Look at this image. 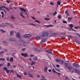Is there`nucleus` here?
<instances>
[{
    "label": "nucleus",
    "mask_w": 80,
    "mask_h": 80,
    "mask_svg": "<svg viewBox=\"0 0 80 80\" xmlns=\"http://www.w3.org/2000/svg\"><path fill=\"white\" fill-rule=\"evenodd\" d=\"M68 64L67 63H65V69H68L69 70V72H71V70H73V68L71 66H68Z\"/></svg>",
    "instance_id": "obj_1"
},
{
    "label": "nucleus",
    "mask_w": 80,
    "mask_h": 80,
    "mask_svg": "<svg viewBox=\"0 0 80 80\" xmlns=\"http://www.w3.org/2000/svg\"><path fill=\"white\" fill-rule=\"evenodd\" d=\"M48 34L47 32H45L42 33V36L43 38L45 37L48 36Z\"/></svg>",
    "instance_id": "obj_2"
},
{
    "label": "nucleus",
    "mask_w": 80,
    "mask_h": 80,
    "mask_svg": "<svg viewBox=\"0 0 80 80\" xmlns=\"http://www.w3.org/2000/svg\"><path fill=\"white\" fill-rule=\"evenodd\" d=\"M23 37H25V38H30V34H26V35H23Z\"/></svg>",
    "instance_id": "obj_3"
},
{
    "label": "nucleus",
    "mask_w": 80,
    "mask_h": 80,
    "mask_svg": "<svg viewBox=\"0 0 80 80\" xmlns=\"http://www.w3.org/2000/svg\"><path fill=\"white\" fill-rule=\"evenodd\" d=\"M33 49L35 51V52H38V53H39V52H41V50L39 49H38V48H33Z\"/></svg>",
    "instance_id": "obj_4"
},
{
    "label": "nucleus",
    "mask_w": 80,
    "mask_h": 80,
    "mask_svg": "<svg viewBox=\"0 0 80 80\" xmlns=\"http://www.w3.org/2000/svg\"><path fill=\"white\" fill-rule=\"evenodd\" d=\"M73 70L74 72H75L76 73H80V70H78L75 68H73Z\"/></svg>",
    "instance_id": "obj_5"
},
{
    "label": "nucleus",
    "mask_w": 80,
    "mask_h": 80,
    "mask_svg": "<svg viewBox=\"0 0 80 80\" xmlns=\"http://www.w3.org/2000/svg\"><path fill=\"white\" fill-rule=\"evenodd\" d=\"M21 55L22 56H23L24 57H27V56H28L27 53H22Z\"/></svg>",
    "instance_id": "obj_6"
},
{
    "label": "nucleus",
    "mask_w": 80,
    "mask_h": 80,
    "mask_svg": "<svg viewBox=\"0 0 80 80\" xmlns=\"http://www.w3.org/2000/svg\"><path fill=\"white\" fill-rule=\"evenodd\" d=\"M73 65L74 67H76V68H78L79 67V65H78V64L73 63Z\"/></svg>",
    "instance_id": "obj_7"
},
{
    "label": "nucleus",
    "mask_w": 80,
    "mask_h": 80,
    "mask_svg": "<svg viewBox=\"0 0 80 80\" xmlns=\"http://www.w3.org/2000/svg\"><path fill=\"white\" fill-rule=\"evenodd\" d=\"M8 40H9V41H14L15 42L16 41V39L14 38H9L8 39Z\"/></svg>",
    "instance_id": "obj_8"
},
{
    "label": "nucleus",
    "mask_w": 80,
    "mask_h": 80,
    "mask_svg": "<svg viewBox=\"0 0 80 80\" xmlns=\"http://www.w3.org/2000/svg\"><path fill=\"white\" fill-rule=\"evenodd\" d=\"M3 43L4 45H5V46H8V43L6 41H3Z\"/></svg>",
    "instance_id": "obj_9"
},
{
    "label": "nucleus",
    "mask_w": 80,
    "mask_h": 80,
    "mask_svg": "<svg viewBox=\"0 0 80 80\" xmlns=\"http://www.w3.org/2000/svg\"><path fill=\"white\" fill-rule=\"evenodd\" d=\"M72 19H73V18L72 17H69L68 18V22H71Z\"/></svg>",
    "instance_id": "obj_10"
},
{
    "label": "nucleus",
    "mask_w": 80,
    "mask_h": 80,
    "mask_svg": "<svg viewBox=\"0 0 80 80\" xmlns=\"http://www.w3.org/2000/svg\"><path fill=\"white\" fill-rule=\"evenodd\" d=\"M16 36L18 38H21V37L20 36V33H18L16 34Z\"/></svg>",
    "instance_id": "obj_11"
},
{
    "label": "nucleus",
    "mask_w": 80,
    "mask_h": 80,
    "mask_svg": "<svg viewBox=\"0 0 80 80\" xmlns=\"http://www.w3.org/2000/svg\"><path fill=\"white\" fill-rule=\"evenodd\" d=\"M41 42H43V43H44V42H47V39H46V38L42 39L41 40Z\"/></svg>",
    "instance_id": "obj_12"
},
{
    "label": "nucleus",
    "mask_w": 80,
    "mask_h": 80,
    "mask_svg": "<svg viewBox=\"0 0 80 80\" xmlns=\"http://www.w3.org/2000/svg\"><path fill=\"white\" fill-rule=\"evenodd\" d=\"M44 71L45 72H47V70H48V68L47 66H45L44 68Z\"/></svg>",
    "instance_id": "obj_13"
},
{
    "label": "nucleus",
    "mask_w": 80,
    "mask_h": 80,
    "mask_svg": "<svg viewBox=\"0 0 80 80\" xmlns=\"http://www.w3.org/2000/svg\"><path fill=\"white\" fill-rule=\"evenodd\" d=\"M43 27H46L47 28H48V27H53V26L52 25H49L46 26H44Z\"/></svg>",
    "instance_id": "obj_14"
},
{
    "label": "nucleus",
    "mask_w": 80,
    "mask_h": 80,
    "mask_svg": "<svg viewBox=\"0 0 80 80\" xmlns=\"http://www.w3.org/2000/svg\"><path fill=\"white\" fill-rule=\"evenodd\" d=\"M46 52L47 53H51V54L52 53V51L50 50H47Z\"/></svg>",
    "instance_id": "obj_15"
},
{
    "label": "nucleus",
    "mask_w": 80,
    "mask_h": 80,
    "mask_svg": "<svg viewBox=\"0 0 80 80\" xmlns=\"http://www.w3.org/2000/svg\"><path fill=\"white\" fill-rule=\"evenodd\" d=\"M35 39L36 40H40V39H41V37H39V36L35 38Z\"/></svg>",
    "instance_id": "obj_16"
},
{
    "label": "nucleus",
    "mask_w": 80,
    "mask_h": 80,
    "mask_svg": "<svg viewBox=\"0 0 80 80\" xmlns=\"http://www.w3.org/2000/svg\"><path fill=\"white\" fill-rule=\"evenodd\" d=\"M20 10H21L22 11H23V12H26V10H25V9H24L23 8H20Z\"/></svg>",
    "instance_id": "obj_17"
},
{
    "label": "nucleus",
    "mask_w": 80,
    "mask_h": 80,
    "mask_svg": "<svg viewBox=\"0 0 80 80\" xmlns=\"http://www.w3.org/2000/svg\"><path fill=\"white\" fill-rule=\"evenodd\" d=\"M75 42L76 43H77V44H78V45H80V43L78 41V40H75Z\"/></svg>",
    "instance_id": "obj_18"
},
{
    "label": "nucleus",
    "mask_w": 80,
    "mask_h": 80,
    "mask_svg": "<svg viewBox=\"0 0 80 80\" xmlns=\"http://www.w3.org/2000/svg\"><path fill=\"white\" fill-rule=\"evenodd\" d=\"M18 41H19V42H23L24 41H23V40L21 39L20 38V39H19L18 40Z\"/></svg>",
    "instance_id": "obj_19"
},
{
    "label": "nucleus",
    "mask_w": 80,
    "mask_h": 80,
    "mask_svg": "<svg viewBox=\"0 0 80 80\" xmlns=\"http://www.w3.org/2000/svg\"><path fill=\"white\" fill-rule=\"evenodd\" d=\"M35 61H32L31 63V65H35Z\"/></svg>",
    "instance_id": "obj_20"
},
{
    "label": "nucleus",
    "mask_w": 80,
    "mask_h": 80,
    "mask_svg": "<svg viewBox=\"0 0 80 80\" xmlns=\"http://www.w3.org/2000/svg\"><path fill=\"white\" fill-rule=\"evenodd\" d=\"M13 35V31H12L10 32V36H12V35Z\"/></svg>",
    "instance_id": "obj_21"
},
{
    "label": "nucleus",
    "mask_w": 80,
    "mask_h": 80,
    "mask_svg": "<svg viewBox=\"0 0 80 80\" xmlns=\"http://www.w3.org/2000/svg\"><path fill=\"white\" fill-rule=\"evenodd\" d=\"M59 63L61 65H62L63 63V61L62 60H60Z\"/></svg>",
    "instance_id": "obj_22"
},
{
    "label": "nucleus",
    "mask_w": 80,
    "mask_h": 80,
    "mask_svg": "<svg viewBox=\"0 0 80 80\" xmlns=\"http://www.w3.org/2000/svg\"><path fill=\"white\" fill-rule=\"evenodd\" d=\"M1 13L2 14V18H3V17H4V12L2 11L1 12Z\"/></svg>",
    "instance_id": "obj_23"
},
{
    "label": "nucleus",
    "mask_w": 80,
    "mask_h": 80,
    "mask_svg": "<svg viewBox=\"0 0 80 80\" xmlns=\"http://www.w3.org/2000/svg\"><path fill=\"white\" fill-rule=\"evenodd\" d=\"M17 77H18V78H22V76H21V75H19L17 74Z\"/></svg>",
    "instance_id": "obj_24"
},
{
    "label": "nucleus",
    "mask_w": 80,
    "mask_h": 80,
    "mask_svg": "<svg viewBox=\"0 0 80 80\" xmlns=\"http://www.w3.org/2000/svg\"><path fill=\"white\" fill-rule=\"evenodd\" d=\"M45 20H47V21H49L50 20V18H44Z\"/></svg>",
    "instance_id": "obj_25"
},
{
    "label": "nucleus",
    "mask_w": 80,
    "mask_h": 80,
    "mask_svg": "<svg viewBox=\"0 0 80 80\" xmlns=\"http://www.w3.org/2000/svg\"><path fill=\"white\" fill-rule=\"evenodd\" d=\"M57 3L58 5L60 6V4L61 3V2L60 1H58L57 2Z\"/></svg>",
    "instance_id": "obj_26"
},
{
    "label": "nucleus",
    "mask_w": 80,
    "mask_h": 80,
    "mask_svg": "<svg viewBox=\"0 0 80 80\" xmlns=\"http://www.w3.org/2000/svg\"><path fill=\"white\" fill-rule=\"evenodd\" d=\"M0 31H1L2 33H5V32H6L5 31L3 30V29L0 30Z\"/></svg>",
    "instance_id": "obj_27"
},
{
    "label": "nucleus",
    "mask_w": 80,
    "mask_h": 80,
    "mask_svg": "<svg viewBox=\"0 0 80 80\" xmlns=\"http://www.w3.org/2000/svg\"><path fill=\"white\" fill-rule=\"evenodd\" d=\"M1 27H5V23H2L0 25Z\"/></svg>",
    "instance_id": "obj_28"
},
{
    "label": "nucleus",
    "mask_w": 80,
    "mask_h": 80,
    "mask_svg": "<svg viewBox=\"0 0 80 80\" xmlns=\"http://www.w3.org/2000/svg\"><path fill=\"white\" fill-rule=\"evenodd\" d=\"M10 62H13V58L12 57H11L10 58Z\"/></svg>",
    "instance_id": "obj_29"
},
{
    "label": "nucleus",
    "mask_w": 80,
    "mask_h": 80,
    "mask_svg": "<svg viewBox=\"0 0 80 80\" xmlns=\"http://www.w3.org/2000/svg\"><path fill=\"white\" fill-rule=\"evenodd\" d=\"M60 59H56V61L57 62H60Z\"/></svg>",
    "instance_id": "obj_30"
},
{
    "label": "nucleus",
    "mask_w": 80,
    "mask_h": 80,
    "mask_svg": "<svg viewBox=\"0 0 80 80\" xmlns=\"http://www.w3.org/2000/svg\"><path fill=\"white\" fill-rule=\"evenodd\" d=\"M57 13V12L56 11L53 13L52 15H53L55 16L56 15Z\"/></svg>",
    "instance_id": "obj_31"
},
{
    "label": "nucleus",
    "mask_w": 80,
    "mask_h": 80,
    "mask_svg": "<svg viewBox=\"0 0 80 80\" xmlns=\"http://www.w3.org/2000/svg\"><path fill=\"white\" fill-rule=\"evenodd\" d=\"M52 72H53V73H57V72L55 71V69H53L52 70Z\"/></svg>",
    "instance_id": "obj_32"
},
{
    "label": "nucleus",
    "mask_w": 80,
    "mask_h": 80,
    "mask_svg": "<svg viewBox=\"0 0 80 80\" xmlns=\"http://www.w3.org/2000/svg\"><path fill=\"white\" fill-rule=\"evenodd\" d=\"M11 18V19H12V20H15V18H14L13 17V16H12Z\"/></svg>",
    "instance_id": "obj_33"
},
{
    "label": "nucleus",
    "mask_w": 80,
    "mask_h": 80,
    "mask_svg": "<svg viewBox=\"0 0 80 80\" xmlns=\"http://www.w3.org/2000/svg\"><path fill=\"white\" fill-rule=\"evenodd\" d=\"M0 60H2V61H5V59L2 58H0Z\"/></svg>",
    "instance_id": "obj_34"
},
{
    "label": "nucleus",
    "mask_w": 80,
    "mask_h": 80,
    "mask_svg": "<svg viewBox=\"0 0 80 80\" xmlns=\"http://www.w3.org/2000/svg\"><path fill=\"white\" fill-rule=\"evenodd\" d=\"M69 27H73V25L72 24H69Z\"/></svg>",
    "instance_id": "obj_35"
},
{
    "label": "nucleus",
    "mask_w": 80,
    "mask_h": 80,
    "mask_svg": "<svg viewBox=\"0 0 80 80\" xmlns=\"http://www.w3.org/2000/svg\"><path fill=\"white\" fill-rule=\"evenodd\" d=\"M3 70H7L8 68H7L5 67L3 68Z\"/></svg>",
    "instance_id": "obj_36"
},
{
    "label": "nucleus",
    "mask_w": 80,
    "mask_h": 80,
    "mask_svg": "<svg viewBox=\"0 0 80 80\" xmlns=\"http://www.w3.org/2000/svg\"><path fill=\"white\" fill-rule=\"evenodd\" d=\"M50 5H54V3L53 2H51L50 3Z\"/></svg>",
    "instance_id": "obj_37"
},
{
    "label": "nucleus",
    "mask_w": 80,
    "mask_h": 80,
    "mask_svg": "<svg viewBox=\"0 0 80 80\" xmlns=\"http://www.w3.org/2000/svg\"><path fill=\"white\" fill-rule=\"evenodd\" d=\"M62 22L63 23H66L67 24V21H63Z\"/></svg>",
    "instance_id": "obj_38"
},
{
    "label": "nucleus",
    "mask_w": 80,
    "mask_h": 80,
    "mask_svg": "<svg viewBox=\"0 0 80 80\" xmlns=\"http://www.w3.org/2000/svg\"><path fill=\"white\" fill-rule=\"evenodd\" d=\"M35 22H37V23H40V22L39 21H37L36 20L35 21Z\"/></svg>",
    "instance_id": "obj_39"
},
{
    "label": "nucleus",
    "mask_w": 80,
    "mask_h": 80,
    "mask_svg": "<svg viewBox=\"0 0 80 80\" xmlns=\"http://www.w3.org/2000/svg\"><path fill=\"white\" fill-rule=\"evenodd\" d=\"M37 60V58H33V60L34 61H36Z\"/></svg>",
    "instance_id": "obj_40"
},
{
    "label": "nucleus",
    "mask_w": 80,
    "mask_h": 80,
    "mask_svg": "<svg viewBox=\"0 0 80 80\" xmlns=\"http://www.w3.org/2000/svg\"><path fill=\"white\" fill-rule=\"evenodd\" d=\"M78 28H79L78 26H76L74 27V28H75V29H78Z\"/></svg>",
    "instance_id": "obj_41"
},
{
    "label": "nucleus",
    "mask_w": 80,
    "mask_h": 80,
    "mask_svg": "<svg viewBox=\"0 0 80 80\" xmlns=\"http://www.w3.org/2000/svg\"><path fill=\"white\" fill-rule=\"evenodd\" d=\"M41 78H44V79L45 78V77L43 75L41 76Z\"/></svg>",
    "instance_id": "obj_42"
},
{
    "label": "nucleus",
    "mask_w": 80,
    "mask_h": 80,
    "mask_svg": "<svg viewBox=\"0 0 80 80\" xmlns=\"http://www.w3.org/2000/svg\"><path fill=\"white\" fill-rule=\"evenodd\" d=\"M6 24H7V25H10V26H11V25H12L10 24H9V23H8V22H6Z\"/></svg>",
    "instance_id": "obj_43"
},
{
    "label": "nucleus",
    "mask_w": 80,
    "mask_h": 80,
    "mask_svg": "<svg viewBox=\"0 0 80 80\" xmlns=\"http://www.w3.org/2000/svg\"><path fill=\"white\" fill-rule=\"evenodd\" d=\"M6 2H7V3H10V0H7L6 1Z\"/></svg>",
    "instance_id": "obj_44"
},
{
    "label": "nucleus",
    "mask_w": 80,
    "mask_h": 80,
    "mask_svg": "<svg viewBox=\"0 0 80 80\" xmlns=\"http://www.w3.org/2000/svg\"><path fill=\"white\" fill-rule=\"evenodd\" d=\"M61 15H59L58 16V18H59V19H61Z\"/></svg>",
    "instance_id": "obj_45"
},
{
    "label": "nucleus",
    "mask_w": 80,
    "mask_h": 80,
    "mask_svg": "<svg viewBox=\"0 0 80 80\" xmlns=\"http://www.w3.org/2000/svg\"><path fill=\"white\" fill-rule=\"evenodd\" d=\"M6 10H7L8 11H9L10 10V9H9V8H6Z\"/></svg>",
    "instance_id": "obj_46"
},
{
    "label": "nucleus",
    "mask_w": 80,
    "mask_h": 80,
    "mask_svg": "<svg viewBox=\"0 0 80 80\" xmlns=\"http://www.w3.org/2000/svg\"><path fill=\"white\" fill-rule=\"evenodd\" d=\"M69 38H70L71 39L73 38V37L71 36H69Z\"/></svg>",
    "instance_id": "obj_47"
},
{
    "label": "nucleus",
    "mask_w": 80,
    "mask_h": 80,
    "mask_svg": "<svg viewBox=\"0 0 80 80\" xmlns=\"http://www.w3.org/2000/svg\"><path fill=\"white\" fill-rule=\"evenodd\" d=\"M23 46H26V44H25V42L24 41L23 42Z\"/></svg>",
    "instance_id": "obj_48"
},
{
    "label": "nucleus",
    "mask_w": 80,
    "mask_h": 80,
    "mask_svg": "<svg viewBox=\"0 0 80 80\" xmlns=\"http://www.w3.org/2000/svg\"><path fill=\"white\" fill-rule=\"evenodd\" d=\"M20 15H21V16H22V17H23V18H25V17H24V16H23V15H22V13L20 14Z\"/></svg>",
    "instance_id": "obj_49"
},
{
    "label": "nucleus",
    "mask_w": 80,
    "mask_h": 80,
    "mask_svg": "<svg viewBox=\"0 0 80 80\" xmlns=\"http://www.w3.org/2000/svg\"><path fill=\"white\" fill-rule=\"evenodd\" d=\"M17 46L18 47H21V45L19 44H18Z\"/></svg>",
    "instance_id": "obj_50"
},
{
    "label": "nucleus",
    "mask_w": 80,
    "mask_h": 80,
    "mask_svg": "<svg viewBox=\"0 0 80 80\" xmlns=\"http://www.w3.org/2000/svg\"><path fill=\"white\" fill-rule=\"evenodd\" d=\"M26 49V48H23L22 49V51H24L25 50V49Z\"/></svg>",
    "instance_id": "obj_51"
},
{
    "label": "nucleus",
    "mask_w": 80,
    "mask_h": 80,
    "mask_svg": "<svg viewBox=\"0 0 80 80\" xmlns=\"http://www.w3.org/2000/svg\"><path fill=\"white\" fill-rule=\"evenodd\" d=\"M31 17L33 20H35V18L34 17L31 16Z\"/></svg>",
    "instance_id": "obj_52"
},
{
    "label": "nucleus",
    "mask_w": 80,
    "mask_h": 80,
    "mask_svg": "<svg viewBox=\"0 0 80 80\" xmlns=\"http://www.w3.org/2000/svg\"><path fill=\"white\" fill-rule=\"evenodd\" d=\"M6 60L7 61H9V57H8V58H6Z\"/></svg>",
    "instance_id": "obj_53"
},
{
    "label": "nucleus",
    "mask_w": 80,
    "mask_h": 80,
    "mask_svg": "<svg viewBox=\"0 0 80 80\" xmlns=\"http://www.w3.org/2000/svg\"><path fill=\"white\" fill-rule=\"evenodd\" d=\"M65 33H66L65 32L61 33V34H62V35H65Z\"/></svg>",
    "instance_id": "obj_54"
},
{
    "label": "nucleus",
    "mask_w": 80,
    "mask_h": 80,
    "mask_svg": "<svg viewBox=\"0 0 80 80\" xmlns=\"http://www.w3.org/2000/svg\"><path fill=\"white\" fill-rule=\"evenodd\" d=\"M4 53V52H3V51H1L0 52V55H1L2 54V53Z\"/></svg>",
    "instance_id": "obj_55"
},
{
    "label": "nucleus",
    "mask_w": 80,
    "mask_h": 80,
    "mask_svg": "<svg viewBox=\"0 0 80 80\" xmlns=\"http://www.w3.org/2000/svg\"><path fill=\"white\" fill-rule=\"evenodd\" d=\"M3 50L5 52H7L8 50L7 49H3Z\"/></svg>",
    "instance_id": "obj_56"
},
{
    "label": "nucleus",
    "mask_w": 80,
    "mask_h": 80,
    "mask_svg": "<svg viewBox=\"0 0 80 80\" xmlns=\"http://www.w3.org/2000/svg\"><path fill=\"white\" fill-rule=\"evenodd\" d=\"M9 71H10L9 70H7L6 72L7 73H9Z\"/></svg>",
    "instance_id": "obj_57"
},
{
    "label": "nucleus",
    "mask_w": 80,
    "mask_h": 80,
    "mask_svg": "<svg viewBox=\"0 0 80 80\" xmlns=\"http://www.w3.org/2000/svg\"><path fill=\"white\" fill-rule=\"evenodd\" d=\"M65 13L66 14H67L68 13V10H66V11L65 12Z\"/></svg>",
    "instance_id": "obj_58"
},
{
    "label": "nucleus",
    "mask_w": 80,
    "mask_h": 80,
    "mask_svg": "<svg viewBox=\"0 0 80 80\" xmlns=\"http://www.w3.org/2000/svg\"><path fill=\"white\" fill-rule=\"evenodd\" d=\"M56 67H58V68H59V67H60V65H59L58 64H57L56 65Z\"/></svg>",
    "instance_id": "obj_59"
},
{
    "label": "nucleus",
    "mask_w": 80,
    "mask_h": 80,
    "mask_svg": "<svg viewBox=\"0 0 80 80\" xmlns=\"http://www.w3.org/2000/svg\"><path fill=\"white\" fill-rule=\"evenodd\" d=\"M10 63H8L7 66L9 67V66H10Z\"/></svg>",
    "instance_id": "obj_60"
},
{
    "label": "nucleus",
    "mask_w": 80,
    "mask_h": 80,
    "mask_svg": "<svg viewBox=\"0 0 80 80\" xmlns=\"http://www.w3.org/2000/svg\"><path fill=\"white\" fill-rule=\"evenodd\" d=\"M1 8H7L5 6H2Z\"/></svg>",
    "instance_id": "obj_61"
},
{
    "label": "nucleus",
    "mask_w": 80,
    "mask_h": 80,
    "mask_svg": "<svg viewBox=\"0 0 80 80\" xmlns=\"http://www.w3.org/2000/svg\"><path fill=\"white\" fill-rule=\"evenodd\" d=\"M37 76L38 78H40V75L39 74L37 75Z\"/></svg>",
    "instance_id": "obj_62"
},
{
    "label": "nucleus",
    "mask_w": 80,
    "mask_h": 80,
    "mask_svg": "<svg viewBox=\"0 0 80 80\" xmlns=\"http://www.w3.org/2000/svg\"><path fill=\"white\" fill-rule=\"evenodd\" d=\"M30 25H32L33 26H35V24H33V23H31Z\"/></svg>",
    "instance_id": "obj_63"
},
{
    "label": "nucleus",
    "mask_w": 80,
    "mask_h": 80,
    "mask_svg": "<svg viewBox=\"0 0 80 80\" xmlns=\"http://www.w3.org/2000/svg\"><path fill=\"white\" fill-rule=\"evenodd\" d=\"M66 80H68V78L67 77H66Z\"/></svg>",
    "instance_id": "obj_64"
}]
</instances>
